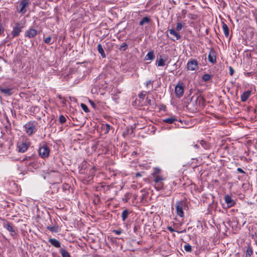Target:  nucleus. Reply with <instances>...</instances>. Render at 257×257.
<instances>
[{"label":"nucleus","instance_id":"obj_43","mask_svg":"<svg viewBox=\"0 0 257 257\" xmlns=\"http://www.w3.org/2000/svg\"><path fill=\"white\" fill-rule=\"evenodd\" d=\"M183 27V25L181 23H177L176 26V30L180 31L181 30Z\"/></svg>","mask_w":257,"mask_h":257},{"label":"nucleus","instance_id":"obj_56","mask_svg":"<svg viewBox=\"0 0 257 257\" xmlns=\"http://www.w3.org/2000/svg\"><path fill=\"white\" fill-rule=\"evenodd\" d=\"M58 97L60 99H61L62 98V97L61 95L59 94L58 95Z\"/></svg>","mask_w":257,"mask_h":257},{"label":"nucleus","instance_id":"obj_38","mask_svg":"<svg viewBox=\"0 0 257 257\" xmlns=\"http://www.w3.org/2000/svg\"><path fill=\"white\" fill-rule=\"evenodd\" d=\"M130 194L128 193H127L124 195V197L122 198V200L124 203H126L128 201L130 198Z\"/></svg>","mask_w":257,"mask_h":257},{"label":"nucleus","instance_id":"obj_54","mask_svg":"<svg viewBox=\"0 0 257 257\" xmlns=\"http://www.w3.org/2000/svg\"><path fill=\"white\" fill-rule=\"evenodd\" d=\"M80 171L81 172V173H85L84 170H83L82 169H81L80 170Z\"/></svg>","mask_w":257,"mask_h":257},{"label":"nucleus","instance_id":"obj_29","mask_svg":"<svg viewBox=\"0 0 257 257\" xmlns=\"http://www.w3.org/2000/svg\"><path fill=\"white\" fill-rule=\"evenodd\" d=\"M165 60L163 59L161 56L157 60V64L158 66H164L165 65Z\"/></svg>","mask_w":257,"mask_h":257},{"label":"nucleus","instance_id":"obj_42","mask_svg":"<svg viewBox=\"0 0 257 257\" xmlns=\"http://www.w3.org/2000/svg\"><path fill=\"white\" fill-rule=\"evenodd\" d=\"M146 101L147 103V104L149 105H154L155 106H156V104L155 103L154 104H152V100L149 98V97H147L146 99Z\"/></svg>","mask_w":257,"mask_h":257},{"label":"nucleus","instance_id":"obj_19","mask_svg":"<svg viewBox=\"0 0 257 257\" xmlns=\"http://www.w3.org/2000/svg\"><path fill=\"white\" fill-rule=\"evenodd\" d=\"M221 23L224 35L226 37H228L229 34V29L224 22L222 21Z\"/></svg>","mask_w":257,"mask_h":257},{"label":"nucleus","instance_id":"obj_52","mask_svg":"<svg viewBox=\"0 0 257 257\" xmlns=\"http://www.w3.org/2000/svg\"><path fill=\"white\" fill-rule=\"evenodd\" d=\"M136 176L137 177H142V174H141V173L138 172L136 174Z\"/></svg>","mask_w":257,"mask_h":257},{"label":"nucleus","instance_id":"obj_21","mask_svg":"<svg viewBox=\"0 0 257 257\" xmlns=\"http://www.w3.org/2000/svg\"><path fill=\"white\" fill-rule=\"evenodd\" d=\"M97 50L98 52L100 54L102 58H105L106 55L105 54L104 51L102 48V46L101 44H98L97 45Z\"/></svg>","mask_w":257,"mask_h":257},{"label":"nucleus","instance_id":"obj_7","mask_svg":"<svg viewBox=\"0 0 257 257\" xmlns=\"http://www.w3.org/2000/svg\"><path fill=\"white\" fill-rule=\"evenodd\" d=\"M176 183L174 181L169 183L168 185L163 186L162 189L164 192V194L167 196H170L173 192V185H176Z\"/></svg>","mask_w":257,"mask_h":257},{"label":"nucleus","instance_id":"obj_6","mask_svg":"<svg viewBox=\"0 0 257 257\" xmlns=\"http://www.w3.org/2000/svg\"><path fill=\"white\" fill-rule=\"evenodd\" d=\"M198 67V62L195 59H191L187 63L186 68L188 71H195L197 69Z\"/></svg>","mask_w":257,"mask_h":257},{"label":"nucleus","instance_id":"obj_39","mask_svg":"<svg viewBox=\"0 0 257 257\" xmlns=\"http://www.w3.org/2000/svg\"><path fill=\"white\" fill-rule=\"evenodd\" d=\"M127 48V45L125 43H123L120 45L119 49L120 51H125Z\"/></svg>","mask_w":257,"mask_h":257},{"label":"nucleus","instance_id":"obj_50","mask_svg":"<svg viewBox=\"0 0 257 257\" xmlns=\"http://www.w3.org/2000/svg\"><path fill=\"white\" fill-rule=\"evenodd\" d=\"M237 171L242 174H245V172L240 168H237Z\"/></svg>","mask_w":257,"mask_h":257},{"label":"nucleus","instance_id":"obj_18","mask_svg":"<svg viewBox=\"0 0 257 257\" xmlns=\"http://www.w3.org/2000/svg\"><path fill=\"white\" fill-rule=\"evenodd\" d=\"M251 91L247 90L244 92L240 96L241 101L242 102H245L247 100V99L251 95Z\"/></svg>","mask_w":257,"mask_h":257},{"label":"nucleus","instance_id":"obj_48","mask_svg":"<svg viewBox=\"0 0 257 257\" xmlns=\"http://www.w3.org/2000/svg\"><path fill=\"white\" fill-rule=\"evenodd\" d=\"M253 74L252 72H244V75L246 77H249Z\"/></svg>","mask_w":257,"mask_h":257},{"label":"nucleus","instance_id":"obj_47","mask_svg":"<svg viewBox=\"0 0 257 257\" xmlns=\"http://www.w3.org/2000/svg\"><path fill=\"white\" fill-rule=\"evenodd\" d=\"M234 70L231 66L229 67V73L231 76H232L234 74Z\"/></svg>","mask_w":257,"mask_h":257},{"label":"nucleus","instance_id":"obj_1","mask_svg":"<svg viewBox=\"0 0 257 257\" xmlns=\"http://www.w3.org/2000/svg\"><path fill=\"white\" fill-rule=\"evenodd\" d=\"M37 125L38 122L37 121L35 120L29 121L24 125V131L28 136H31L37 132Z\"/></svg>","mask_w":257,"mask_h":257},{"label":"nucleus","instance_id":"obj_14","mask_svg":"<svg viewBox=\"0 0 257 257\" xmlns=\"http://www.w3.org/2000/svg\"><path fill=\"white\" fill-rule=\"evenodd\" d=\"M29 147V144L26 142L22 143L20 144L18 146L19 151L21 153H24L28 149Z\"/></svg>","mask_w":257,"mask_h":257},{"label":"nucleus","instance_id":"obj_27","mask_svg":"<svg viewBox=\"0 0 257 257\" xmlns=\"http://www.w3.org/2000/svg\"><path fill=\"white\" fill-rule=\"evenodd\" d=\"M167 228L171 232H175V231H176V232H177L179 233H185V232H186V229H184L182 230H177L176 231L174 228H173L172 226H167Z\"/></svg>","mask_w":257,"mask_h":257},{"label":"nucleus","instance_id":"obj_37","mask_svg":"<svg viewBox=\"0 0 257 257\" xmlns=\"http://www.w3.org/2000/svg\"><path fill=\"white\" fill-rule=\"evenodd\" d=\"M59 121L60 123L63 124L66 121V118L63 115H61L59 118Z\"/></svg>","mask_w":257,"mask_h":257},{"label":"nucleus","instance_id":"obj_36","mask_svg":"<svg viewBox=\"0 0 257 257\" xmlns=\"http://www.w3.org/2000/svg\"><path fill=\"white\" fill-rule=\"evenodd\" d=\"M184 250L187 252H191L192 249V246L189 244H185L184 246Z\"/></svg>","mask_w":257,"mask_h":257},{"label":"nucleus","instance_id":"obj_17","mask_svg":"<svg viewBox=\"0 0 257 257\" xmlns=\"http://www.w3.org/2000/svg\"><path fill=\"white\" fill-rule=\"evenodd\" d=\"M170 34L173 36V38H171L173 41L178 40L180 39L181 36L178 33H177L174 29H171L169 30Z\"/></svg>","mask_w":257,"mask_h":257},{"label":"nucleus","instance_id":"obj_15","mask_svg":"<svg viewBox=\"0 0 257 257\" xmlns=\"http://www.w3.org/2000/svg\"><path fill=\"white\" fill-rule=\"evenodd\" d=\"M49 242L53 246L56 248H59L61 247L60 242L56 239V238H51L48 240Z\"/></svg>","mask_w":257,"mask_h":257},{"label":"nucleus","instance_id":"obj_34","mask_svg":"<svg viewBox=\"0 0 257 257\" xmlns=\"http://www.w3.org/2000/svg\"><path fill=\"white\" fill-rule=\"evenodd\" d=\"M70 186L67 184V183H64L62 185V189L63 191V192H65L67 193L66 192L68 191L69 189L70 188Z\"/></svg>","mask_w":257,"mask_h":257},{"label":"nucleus","instance_id":"obj_58","mask_svg":"<svg viewBox=\"0 0 257 257\" xmlns=\"http://www.w3.org/2000/svg\"><path fill=\"white\" fill-rule=\"evenodd\" d=\"M189 1L191 2V1H193V0H189Z\"/></svg>","mask_w":257,"mask_h":257},{"label":"nucleus","instance_id":"obj_49","mask_svg":"<svg viewBox=\"0 0 257 257\" xmlns=\"http://www.w3.org/2000/svg\"><path fill=\"white\" fill-rule=\"evenodd\" d=\"M89 103H90V105L92 106V107H93L94 108H95L96 105H95V103L94 102V101H92V100H89Z\"/></svg>","mask_w":257,"mask_h":257},{"label":"nucleus","instance_id":"obj_40","mask_svg":"<svg viewBox=\"0 0 257 257\" xmlns=\"http://www.w3.org/2000/svg\"><path fill=\"white\" fill-rule=\"evenodd\" d=\"M81 107L85 112H88L89 111L87 106L84 103L81 104Z\"/></svg>","mask_w":257,"mask_h":257},{"label":"nucleus","instance_id":"obj_2","mask_svg":"<svg viewBox=\"0 0 257 257\" xmlns=\"http://www.w3.org/2000/svg\"><path fill=\"white\" fill-rule=\"evenodd\" d=\"M16 7L17 12L23 15L27 11V9L31 4L30 0H21L17 3Z\"/></svg>","mask_w":257,"mask_h":257},{"label":"nucleus","instance_id":"obj_13","mask_svg":"<svg viewBox=\"0 0 257 257\" xmlns=\"http://www.w3.org/2000/svg\"><path fill=\"white\" fill-rule=\"evenodd\" d=\"M37 34V31L34 29H29L26 31L25 36L29 38H32Z\"/></svg>","mask_w":257,"mask_h":257},{"label":"nucleus","instance_id":"obj_33","mask_svg":"<svg viewBox=\"0 0 257 257\" xmlns=\"http://www.w3.org/2000/svg\"><path fill=\"white\" fill-rule=\"evenodd\" d=\"M44 41L46 44L48 45H51L54 42L53 41H52V38L50 36L44 38Z\"/></svg>","mask_w":257,"mask_h":257},{"label":"nucleus","instance_id":"obj_57","mask_svg":"<svg viewBox=\"0 0 257 257\" xmlns=\"http://www.w3.org/2000/svg\"><path fill=\"white\" fill-rule=\"evenodd\" d=\"M195 147L196 148H198V145H196L195 146Z\"/></svg>","mask_w":257,"mask_h":257},{"label":"nucleus","instance_id":"obj_26","mask_svg":"<svg viewBox=\"0 0 257 257\" xmlns=\"http://www.w3.org/2000/svg\"><path fill=\"white\" fill-rule=\"evenodd\" d=\"M1 91L8 95H11L12 94V89L9 88H1L0 89Z\"/></svg>","mask_w":257,"mask_h":257},{"label":"nucleus","instance_id":"obj_8","mask_svg":"<svg viewBox=\"0 0 257 257\" xmlns=\"http://www.w3.org/2000/svg\"><path fill=\"white\" fill-rule=\"evenodd\" d=\"M184 202L183 201H177L176 203V209L177 214L181 217L184 216L183 207H184Z\"/></svg>","mask_w":257,"mask_h":257},{"label":"nucleus","instance_id":"obj_46","mask_svg":"<svg viewBox=\"0 0 257 257\" xmlns=\"http://www.w3.org/2000/svg\"><path fill=\"white\" fill-rule=\"evenodd\" d=\"M196 101H198L199 103H202L204 101V98L203 97L199 96L197 97Z\"/></svg>","mask_w":257,"mask_h":257},{"label":"nucleus","instance_id":"obj_5","mask_svg":"<svg viewBox=\"0 0 257 257\" xmlns=\"http://www.w3.org/2000/svg\"><path fill=\"white\" fill-rule=\"evenodd\" d=\"M24 27V26L22 23H17L15 24V26L13 27L11 33L12 38H14L19 36L22 31V29Z\"/></svg>","mask_w":257,"mask_h":257},{"label":"nucleus","instance_id":"obj_24","mask_svg":"<svg viewBox=\"0 0 257 257\" xmlns=\"http://www.w3.org/2000/svg\"><path fill=\"white\" fill-rule=\"evenodd\" d=\"M130 213L131 212H130L127 209L123 210L121 215L122 221H124Z\"/></svg>","mask_w":257,"mask_h":257},{"label":"nucleus","instance_id":"obj_3","mask_svg":"<svg viewBox=\"0 0 257 257\" xmlns=\"http://www.w3.org/2000/svg\"><path fill=\"white\" fill-rule=\"evenodd\" d=\"M38 152L39 156L42 158L45 159L49 156L50 149L48 144L44 142L40 145Z\"/></svg>","mask_w":257,"mask_h":257},{"label":"nucleus","instance_id":"obj_22","mask_svg":"<svg viewBox=\"0 0 257 257\" xmlns=\"http://www.w3.org/2000/svg\"><path fill=\"white\" fill-rule=\"evenodd\" d=\"M176 120H177V119L175 117H169L167 118H165L163 119V121L164 122L169 123V124H172L174 123Z\"/></svg>","mask_w":257,"mask_h":257},{"label":"nucleus","instance_id":"obj_41","mask_svg":"<svg viewBox=\"0 0 257 257\" xmlns=\"http://www.w3.org/2000/svg\"><path fill=\"white\" fill-rule=\"evenodd\" d=\"M96 171L95 167H92L90 170H89V174L91 177H93L94 176L95 172Z\"/></svg>","mask_w":257,"mask_h":257},{"label":"nucleus","instance_id":"obj_28","mask_svg":"<svg viewBox=\"0 0 257 257\" xmlns=\"http://www.w3.org/2000/svg\"><path fill=\"white\" fill-rule=\"evenodd\" d=\"M60 252L62 257H71L70 253L66 249L61 248L60 249Z\"/></svg>","mask_w":257,"mask_h":257},{"label":"nucleus","instance_id":"obj_44","mask_svg":"<svg viewBox=\"0 0 257 257\" xmlns=\"http://www.w3.org/2000/svg\"><path fill=\"white\" fill-rule=\"evenodd\" d=\"M113 232H114L115 234L116 235H119L122 232V230L121 229V228H119L118 229H115V230H113Z\"/></svg>","mask_w":257,"mask_h":257},{"label":"nucleus","instance_id":"obj_23","mask_svg":"<svg viewBox=\"0 0 257 257\" xmlns=\"http://www.w3.org/2000/svg\"><path fill=\"white\" fill-rule=\"evenodd\" d=\"M151 22V19L148 17H145L143 18L142 20L140 22L139 25L141 26H143L145 24H149Z\"/></svg>","mask_w":257,"mask_h":257},{"label":"nucleus","instance_id":"obj_16","mask_svg":"<svg viewBox=\"0 0 257 257\" xmlns=\"http://www.w3.org/2000/svg\"><path fill=\"white\" fill-rule=\"evenodd\" d=\"M164 181H153L154 182V188L157 191H160L163 188L164 185Z\"/></svg>","mask_w":257,"mask_h":257},{"label":"nucleus","instance_id":"obj_32","mask_svg":"<svg viewBox=\"0 0 257 257\" xmlns=\"http://www.w3.org/2000/svg\"><path fill=\"white\" fill-rule=\"evenodd\" d=\"M200 144L201 145L202 147L206 150L209 149L210 147V144L204 141H201L200 142Z\"/></svg>","mask_w":257,"mask_h":257},{"label":"nucleus","instance_id":"obj_12","mask_svg":"<svg viewBox=\"0 0 257 257\" xmlns=\"http://www.w3.org/2000/svg\"><path fill=\"white\" fill-rule=\"evenodd\" d=\"M224 201H225V202L227 204L226 208H231V207L234 206L236 204L235 201L233 199H232L231 196H230L228 194L225 195Z\"/></svg>","mask_w":257,"mask_h":257},{"label":"nucleus","instance_id":"obj_4","mask_svg":"<svg viewBox=\"0 0 257 257\" xmlns=\"http://www.w3.org/2000/svg\"><path fill=\"white\" fill-rule=\"evenodd\" d=\"M151 176L153 181H164L166 180V177L162 174V171L159 168H154V171L151 174Z\"/></svg>","mask_w":257,"mask_h":257},{"label":"nucleus","instance_id":"obj_51","mask_svg":"<svg viewBox=\"0 0 257 257\" xmlns=\"http://www.w3.org/2000/svg\"><path fill=\"white\" fill-rule=\"evenodd\" d=\"M145 96V95L143 93H141L139 95V97L140 98H143Z\"/></svg>","mask_w":257,"mask_h":257},{"label":"nucleus","instance_id":"obj_11","mask_svg":"<svg viewBox=\"0 0 257 257\" xmlns=\"http://www.w3.org/2000/svg\"><path fill=\"white\" fill-rule=\"evenodd\" d=\"M3 226L5 228L11 232V235L14 236L16 234L15 228L9 222L6 221V222H4L3 224Z\"/></svg>","mask_w":257,"mask_h":257},{"label":"nucleus","instance_id":"obj_30","mask_svg":"<svg viewBox=\"0 0 257 257\" xmlns=\"http://www.w3.org/2000/svg\"><path fill=\"white\" fill-rule=\"evenodd\" d=\"M212 75L209 74H204L202 76V80L204 82H207L211 79Z\"/></svg>","mask_w":257,"mask_h":257},{"label":"nucleus","instance_id":"obj_20","mask_svg":"<svg viewBox=\"0 0 257 257\" xmlns=\"http://www.w3.org/2000/svg\"><path fill=\"white\" fill-rule=\"evenodd\" d=\"M47 228L48 230L50 231L51 232H58L59 230V227L58 225L54 226H48Z\"/></svg>","mask_w":257,"mask_h":257},{"label":"nucleus","instance_id":"obj_53","mask_svg":"<svg viewBox=\"0 0 257 257\" xmlns=\"http://www.w3.org/2000/svg\"><path fill=\"white\" fill-rule=\"evenodd\" d=\"M31 158V157H27L24 158L23 160L25 161V160H30Z\"/></svg>","mask_w":257,"mask_h":257},{"label":"nucleus","instance_id":"obj_55","mask_svg":"<svg viewBox=\"0 0 257 257\" xmlns=\"http://www.w3.org/2000/svg\"><path fill=\"white\" fill-rule=\"evenodd\" d=\"M87 163L86 162H83L82 163V166H84L86 165Z\"/></svg>","mask_w":257,"mask_h":257},{"label":"nucleus","instance_id":"obj_10","mask_svg":"<svg viewBox=\"0 0 257 257\" xmlns=\"http://www.w3.org/2000/svg\"><path fill=\"white\" fill-rule=\"evenodd\" d=\"M208 59V61L212 64H215L216 62V53L213 48H210Z\"/></svg>","mask_w":257,"mask_h":257},{"label":"nucleus","instance_id":"obj_45","mask_svg":"<svg viewBox=\"0 0 257 257\" xmlns=\"http://www.w3.org/2000/svg\"><path fill=\"white\" fill-rule=\"evenodd\" d=\"M153 81L149 80L146 82V87H149L150 86L153 87Z\"/></svg>","mask_w":257,"mask_h":257},{"label":"nucleus","instance_id":"obj_59","mask_svg":"<svg viewBox=\"0 0 257 257\" xmlns=\"http://www.w3.org/2000/svg\"><path fill=\"white\" fill-rule=\"evenodd\" d=\"M256 49H257V44L256 45Z\"/></svg>","mask_w":257,"mask_h":257},{"label":"nucleus","instance_id":"obj_35","mask_svg":"<svg viewBox=\"0 0 257 257\" xmlns=\"http://www.w3.org/2000/svg\"><path fill=\"white\" fill-rule=\"evenodd\" d=\"M103 129L105 131V133H108L110 129V126L108 123H105L103 125Z\"/></svg>","mask_w":257,"mask_h":257},{"label":"nucleus","instance_id":"obj_9","mask_svg":"<svg viewBox=\"0 0 257 257\" xmlns=\"http://www.w3.org/2000/svg\"><path fill=\"white\" fill-rule=\"evenodd\" d=\"M175 92L178 98L182 97L184 92V87L182 82H178L175 88Z\"/></svg>","mask_w":257,"mask_h":257},{"label":"nucleus","instance_id":"obj_31","mask_svg":"<svg viewBox=\"0 0 257 257\" xmlns=\"http://www.w3.org/2000/svg\"><path fill=\"white\" fill-rule=\"evenodd\" d=\"M253 254V250L251 247L248 246L245 252V257H251Z\"/></svg>","mask_w":257,"mask_h":257},{"label":"nucleus","instance_id":"obj_25","mask_svg":"<svg viewBox=\"0 0 257 257\" xmlns=\"http://www.w3.org/2000/svg\"><path fill=\"white\" fill-rule=\"evenodd\" d=\"M155 58V55L153 51L149 52L145 57L147 60H152Z\"/></svg>","mask_w":257,"mask_h":257}]
</instances>
